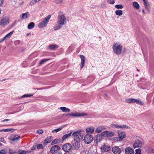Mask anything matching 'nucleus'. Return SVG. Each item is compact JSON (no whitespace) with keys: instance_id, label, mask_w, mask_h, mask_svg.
I'll return each instance as SVG.
<instances>
[{"instance_id":"nucleus-45","label":"nucleus","mask_w":154,"mask_h":154,"mask_svg":"<svg viewBox=\"0 0 154 154\" xmlns=\"http://www.w3.org/2000/svg\"><path fill=\"white\" fill-rule=\"evenodd\" d=\"M9 153L10 154L14 153L16 152L14 151H13L12 149H10L9 150Z\"/></svg>"},{"instance_id":"nucleus-32","label":"nucleus","mask_w":154,"mask_h":154,"mask_svg":"<svg viewBox=\"0 0 154 154\" xmlns=\"http://www.w3.org/2000/svg\"><path fill=\"white\" fill-rule=\"evenodd\" d=\"M133 5L134 7L137 9H138L140 7L139 4L135 2H133Z\"/></svg>"},{"instance_id":"nucleus-14","label":"nucleus","mask_w":154,"mask_h":154,"mask_svg":"<svg viewBox=\"0 0 154 154\" xmlns=\"http://www.w3.org/2000/svg\"><path fill=\"white\" fill-rule=\"evenodd\" d=\"M112 152L115 154H119L121 152V149L118 146H115L112 149Z\"/></svg>"},{"instance_id":"nucleus-62","label":"nucleus","mask_w":154,"mask_h":154,"mask_svg":"<svg viewBox=\"0 0 154 154\" xmlns=\"http://www.w3.org/2000/svg\"><path fill=\"white\" fill-rule=\"evenodd\" d=\"M41 0H36V1L37 2H39V1H40Z\"/></svg>"},{"instance_id":"nucleus-53","label":"nucleus","mask_w":154,"mask_h":154,"mask_svg":"<svg viewBox=\"0 0 154 154\" xmlns=\"http://www.w3.org/2000/svg\"><path fill=\"white\" fill-rule=\"evenodd\" d=\"M10 120L9 119H5L1 121V122H5V121H8Z\"/></svg>"},{"instance_id":"nucleus-1","label":"nucleus","mask_w":154,"mask_h":154,"mask_svg":"<svg viewBox=\"0 0 154 154\" xmlns=\"http://www.w3.org/2000/svg\"><path fill=\"white\" fill-rule=\"evenodd\" d=\"M57 21L54 27L55 30L60 29L62 26L65 25L66 23V19L63 14L59 15L57 17Z\"/></svg>"},{"instance_id":"nucleus-49","label":"nucleus","mask_w":154,"mask_h":154,"mask_svg":"<svg viewBox=\"0 0 154 154\" xmlns=\"http://www.w3.org/2000/svg\"><path fill=\"white\" fill-rule=\"evenodd\" d=\"M20 43V41L19 40H17L14 41V44L15 45H19Z\"/></svg>"},{"instance_id":"nucleus-15","label":"nucleus","mask_w":154,"mask_h":154,"mask_svg":"<svg viewBox=\"0 0 154 154\" xmlns=\"http://www.w3.org/2000/svg\"><path fill=\"white\" fill-rule=\"evenodd\" d=\"M20 137V136L17 134L12 135L9 138V139L12 141H18Z\"/></svg>"},{"instance_id":"nucleus-21","label":"nucleus","mask_w":154,"mask_h":154,"mask_svg":"<svg viewBox=\"0 0 154 154\" xmlns=\"http://www.w3.org/2000/svg\"><path fill=\"white\" fill-rule=\"evenodd\" d=\"M126 154H134V149L130 147L126 148L125 150Z\"/></svg>"},{"instance_id":"nucleus-12","label":"nucleus","mask_w":154,"mask_h":154,"mask_svg":"<svg viewBox=\"0 0 154 154\" xmlns=\"http://www.w3.org/2000/svg\"><path fill=\"white\" fill-rule=\"evenodd\" d=\"M100 149L101 152H105L109 151L110 149V147L107 144H105L102 146Z\"/></svg>"},{"instance_id":"nucleus-8","label":"nucleus","mask_w":154,"mask_h":154,"mask_svg":"<svg viewBox=\"0 0 154 154\" xmlns=\"http://www.w3.org/2000/svg\"><path fill=\"white\" fill-rule=\"evenodd\" d=\"M114 135V133L112 131H105L101 132L100 135L101 137H112Z\"/></svg>"},{"instance_id":"nucleus-41","label":"nucleus","mask_w":154,"mask_h":154,"mask_svg":"<svg viewBox=\"0 0 154 154\" xmlns=\"http://www.w3.org/2000/svg\"><path fill=\"white\" fill-rule=\"evenodd\" d=\"M116 8L117 9H122L123 8L122 5L121 4L116 5L115 6Z\"/></svg>"},{"instance_id":"nucleus-48","label":"nucleus","mask_w":154,"mask_h":154,"mask_svg":"<svg viewBox=\"0 0 154 154\" xmlns=\"http://www.w3.org/2000/svg\"><path fill=\"white\" fill-rule=\"evenodd\" d=\"M63 2V0H56L55 2L57 4L61 3Z\"/></svg>"},{"instance_id":"nucleus-22","label":"nucleus","mask_w":154,"mask_h":154,"mask_svg":"<svg viewBox=\"0 0 154 154\" xmlns=\"http://www.w3.org/2000/svg\"><path fill=\"white\" fill-rule=\"evenodd\" d=\"M118 133L120 139H122L125 138L126 137V135L125 132L124 131H118Z\"/></svg>"},{"instance_id":"nucleus-35","label":"nucleus","mask_w":154,"mask_h":154,"mask_svg":"<svg viewBox=\"0 0 154 154\" xmlns=\"http://www.w3.org/2000/svg\"><path fill=\"white\" fill-rule=\"evenodd\" d=\"M7 149H2L0 151V154H5L7 152Z\"/></svg>"},{"instance_id":"nucleus-5","label":"nucleus","mask_w":154,"mask_h":154,"mask_svg":"<svg viewBox=\"0 0 154 154\" xmlns=\"http://www.w3.org/2000/svg\"><path fill=\"white\" fill-rule=\"evenodd\" d=\"M125 102L128 103H136L140 105L143 104V103L140 100H137L133 98H128L125 100Z\"/></svg>"},{"instance_id":"nucleus-4","label":"nucleus","mask_w":154,"mask_h":154,"mask_svg":"<svg viewBox=\"0 0 154 154\" xmlns=\"http://www.w3.org/2000/svg\"><path fill=\"white\" fill-rule=\"evenodd\" d=\"M51 17V15H49L43 21L40 22L38 25V27L39 28H42L45 27L48 23Z\"/></svg>"},{"instance_id":"nucleus-51","label":"nucleus","mask_w":154,"mask_h":154,"mask_svg":"<svg viewBox=\"0 0 154 154\" xmlns=\"http://www.w3.org/2000/svg\"><path fill=\"white\" fill-rule=\"evenodd\" d=\"M37 132L38 133L42 134L43 132V131L42 130L39 129L37 130Z\"/></svg>"},{"instance_id":"nucleus-56","label":"nucleus","mask_w":154,"mask_h":154,"mask_svg":"<svg viewBox=\"0 0 154 154\" xmlns=\"http://www.w3.org/2000/svg\"><path fill=\"white\" fill-rule=\"evenodd\" d=\"M54 154H62V153L61 152H56Z\"/></svg>"},{"instance_id":"nucleus-23","label":"nucleus","mask_w":154,"mask_h":154,"mask_svg":"<svg viewBox=\"0 0 154 154\" xmlns=\"http://www.w3.org/2000/svg\"><path fill=\"white\" fill-rule=\"evenodd\" d=\"M72 134V133L71 132H70L68 134L64 135L62 137V141H64L66 139L69 138L71 136Z\"/></svg>"},{"instance_id":"nucleus-42","label":"nucleus","mask_w":154,"mask_h":154,"mask_svg":"<svg viewBox=\"0 0 154 154\" xmlns=\"http://www.w3.org/2000/svg\"><path fill=\"white\" fill-rule=\"evenodd\" d=\"M118 125L115 124H112L110 125V127L112 128H118Z\"/></svg>"},{"instance_id":"nucleus-9","label":"nucleus","mask_w":154,"mask_h":154,"mask_svg":"<svg viewBox=\"0 0 154 154\" xmlns=\"http://www.w3.org/2000/svg\"><path fill=\"white\" fill-rule=\"evenodd\" d=\"M9 21L8 18L5 17L0 20V25L2 26H5L9 23Z\"/></svg>"},{"instance_id":"nucleus-16","label":"nucleus","mask_w":154,"mask_h":154,"mask_svg":"<svg viewBox=\"0 0 154 154\" xmlns=\"http://www.w3.org/2000/svg\"><path fill=\"white\" fill-rule=\"evenodd\" d=\"M60 149L59 146L58 145H55L53 146L50 149V152L51 153H54L55 151L59 150Z\"/></svg>"},{"instance_id":"nucleus-6","label":"nucleus","mask_w":154,"mask_h":154,"mask_svg":"<svg viewBox=\"0 0 154 154\" xmlns=\"http://www.w3.org/2000/svg\"><path fill=\"white\" fill-rule=\"evenodd\" d=\"M66 115L67 116H72L75 117H79L80 116H87L88 115V114L84 112H76L75 113H69L68 114Z\"/></svg>"},{"instance_id":"nucleus-7","label":"nucleus","mask_w":154,"mask_h":154,"mask_svg":"<svg viewBox=\"0 0 154 154\" xmlns=\"http://www.w3.org/2000/svg\"><path fill=\"white\" fill-rule=\"evenodd\" d=\"M83 140L86 143L89 144L93 140V137L91 135L87 134L84 136Z\"/></svg>"},{"instance_id":"nucleus-60","label":"nucleus","mask_w":154,"mask_h":154,"mask_svg":"<svg viewBox=\"0 0 154 154\" xmlns=\"http://www.w3.org/2000/svg\"><path fill=\"white\" fill-rule=\"evenodd\" d=\"M6 80V79H2L1 80V81H5Z\"/></svg>"},{"instance_id":"nucleus-10","label":"nucleus","mask_w":154,"mask_h":154,"mask_svg":"<svg viewBox=\"0 0 154 154\" xmlns=\"http://www.w3.org/2000/svg\"><path fill=\"white\" fill-rule=\"evenodd\" d=\"M72 145L69 143L63 145L62 146V149L65 151L68 152L72 149Z\"/></svg>"},{"instance_id":"nucleus-43","label":"nucleus","mask_w":154,"mask_h":154,"mask_svg":"<svg viewBox=\"0 0 154 154\" xmlns=\"http://www.w3.org/2000/svg\"><path fill=\"white\" fill-rule=\"evenodd\" d=\"M108 3L113 4L115 3L114 0H107V1Z\"/></svg>"},{"instance_id":"nucleus-46","label":"nucleus","mask_w":154,"mask_h":154,"mask_svg":"<svg viewBox=\"0 0 154 154\" xmlns=\"http://www.w3.org/2000/svg\"><path fill=\"white\" fill-rule=\"evenodd\" d=\"M0 141L3 142L5 143H6V141L4 139V138L3 137H2L0 138Z\"/></svg>"},{"instance_id":"nucleus-28","label":"nucleus","mask_w":154,"mask_h":154,"mask_svg":"<svg viewBox=\"0 0 154 154\" xmlns=\"http://www.w3.org/2000/svg\"><path fill=\"white\" fill-rule=\"evenodd\" d=\"M29 14L28 12H26L22 14V17L23 19H27L29 17Z\"/></svg>"},{"instance_id":"nucleus-39","label":"nucleus","mask_w":154,"mask_h":154,"mask_svg":"<svg viewBox=\"0 0 154 154\" xmlns=\"http://www.w3.org/2000/svg\"><path fill=\"white\" fill-rule=\"evenodd\" d=\"M135 154H141V150L139 148L135 150Z\"/></svg>"},{"instance_id":"nucleus-2","label":"nucleus","mask_w":154,"mask_h":154,"mask_svg":"<svg viewBox=\"0 0 154 154\" xmlns=\"http://www.w3.org/2000/svg\"><path fill=\"white\" fill-rule=\"evenodd\" d=\"M112 48L114 52L116 54L119 55L121 53L122 47L120 44L114 42L112 46Z\"/></svg>"},{"instance_id":"nucleus-61","label":"nucleus","mask_w":154,"mask_h":154,"mask_svg":"<svg viewBox=\"0 0 154 154\" xmlns=\"http://www.w3.org/2000/svg\"><path fill=\"white\" fill-rule=\"evenodd\" d=\"M64 154H71V153H67V152L65 153Z\"/></svg>"},{"instance_id":"nucleus-33","label":"nucleus","mask_w":154,"mask_h":154,"mask_svg":"<svg viewBox=\"0 0 154 154\" xmlns=\"http://www.w3.org/2000/svg\"><path fill=\"white\" fill-rule=\"evenodd\" d=\"M129 127L126 125H118V128H122V129H125V128H129Z\"/></svg>"},{"instance_id":"nucleus-52","label":"nucleus","mask_w":154,"mask_h":154,"mask_svg":"<svg viewBox=\"0 0 154 154\" xmlns=\"http://www.w3.org/2000/svg\"><path fill=\"white\" fill-rule=\"evenodd\" d=\"M94 152L92 151L91 150L89 151L88 152L87 154H94Z\"/></svg>"},{"instance_id":"nucleus-58","label":"nucleus","mask_w":154,"mask_h":154,"mask_svg":"<svg viewBox=\"0 0 154 154\" xmlns=\"http://www.w3.org/2000/svg\"><path fill=\"white\" fill-rule=\"evenodd\" d=\"M4 132V131H3V129L1 130H0V132Z\"/></svg>"},{"instance_id":"nucleus-63","label":"nucleus","mask_w":154,"mask_h":154,"mask_svg":"<svg viewBox=\"0 0 154 154\" xmlns=\"http://www.w3.org/2000/svg\"><path fill=\"white\" fill-rule=\"evenodd\" d=\"M94 154H98L96 152V153H94Z\"/></svg>"},{"instance_id":"nucleus-36","label":"nucleus","mask_w":154,"mask_h":154,"mask_svg":"<svg viewBox=\"0 0 154 154\" xmlns=\"http://www.w3.org/2000/svg\"><path fill=\"white\" fill-rule=\"evenodd\" d=\"M63 127H60L59 128H57L56 129H55L52 132L53 133H56L57 132L60 131L63 128Z\"/></svg>"},{"instance_id":"nucleus-47","label":"nucleus","mask_w":154,"mask_h":154,"mask_svg":"<svg viewBox=\"0 0 154 154\" xmlns=\"http://www.w3.org/2000/svg\"><path fill=\"white\" fill-rule=\"evenodd\" d=\"M42 145L41 144H39L37 146V148L38 149H40L42 148Z\"/></svg>"},{"instance_id":"nucleus-18","label":"nucleus","mask_w":154,"mask_h":154,"mask_svg":"<svg viewBox=\"0 0 154 154\" xmlns=\"http://www.w3.org/2000/svg\"><path fill=\"white\" fill-rule=\"evenodd\" d=\"M86 131L87 133L92 134L94 132V129L93 127L90 126L86 128Z\"/></svg>"},{"instance_id":"nucleus-17","label":"nucleus","mask_w":154,"mask_h":154,"mask_svg":"<svg viewBox=\"0 0 154 154\" xmlns=\"http://www.w3.org/2000/svg\"><path fill=\"white\" fill-rule=\"evenodd\" d=\"M105 126L103 125L97 127L95 130V132L97 133H100L102 131L106 129Z\"/></svg>"},{"instance_id":"nucleus-64","label":"nucleus","mask_w":154,"mask_h":154,"mask_svg":"<svg viewBox=\"0 0 154 154\" xmlns=\"http://www.w3.org/2000/svg\"><path fill=\"white\" fill-rule=\"evenodd\" d=\"M2 145V144L0 143V146H1Z\"/></svg>"},{"instance_id":"nucleus-34","label":"nucleus","mask_w":154,"mask_h":154,"mask_svg":"<svg viewBox=\"0 0 154 154\" xmlns=\"http://www.w3.org/2000/svg\"><path fill=\"white\" fill-rule=\"evenodd\" d=\"M33 95V94H25L22 96L21 97H20V98L30 97L32 96Z\"/></svg>"},{"instance_id":"nucleus-19","label":"nucleus","mask_w":154,"mask_h":154,"mask_svg":"<svg viewBox=\"0 0 154 154\" xmlns=\"http://www.w3.org/2000/svg\"><path fill=\"white\" fill-rule=\"evenodd\" d=\"M80 58L81 59V67L82 68L84 66L85 62V57L83 55H80Z\"/></svg>"},{"instance_id":"nucleus-40","label":"nucleus","mask_w":154,"mask_h":154,"mask_svg":"<svg viewBox=\"0 0 154 154\" xmlns=\"http://www.w3.org/2000/svg\"><path fill=\"white\" fill-rule=\"evenodd\" d=\"M37 3L36 0H32L30 3L29 5L32 6L34 5L35 3Z\"/></svg>"},{"instance_id":"nucleus-29","label":"nucleus","mask_w":154,"mask_h":154,"mask_svg":"<svg viewBox=\"0 0 154 154\" xmlns=\"http://www.w3.org/2000/svg\"><path fill=\"white\" fill-rule=\"evenodd\" d=\"M60 139H56L54 140L51 143V144L53 145L55 144L59 143L60 142Z\"/></svg>"},{"instance_id":"nucleus-55","label":"nucleus","mask_w":154,"mask_h":154,"mask_svg":"<svg viewBox=\"0 0 154 154\" xmlns=\"http://www.w3.org/2000/svg\"><path fill=\"white\" fill-rule=\"evenodd\" d=\"M3 2V0H0V5H2Z\"/></svg>"},{"instance_id":"nucleus-26","label":"nucleus","mask_w":154,"mask_h":154,"mask_svg":"<svg viewBox=\"0 0 154 154\" xmlns=\"http://www.w3.org/2000/svg\"><path fill=\"white\" fill-rule=\"evenodd\" d=\"M60 109L64 112H69L70 111L69 109L64 107H60Z\"/></svg>"},{"instance_id":"nucleus-54","label":"nucleus","mask_w":154,"mask_h":154,"mask_svg":"<svg viewBox=\"0 0 154 154\" xmlns=\"http://www.w3.org/2000/svg\"><path fill=\"white\" fill-rule=\"evenodd\" d=\"M88 150L86 149L85 148L84 149L83 152H85V153H87V152H88Z\"/></svg>"},{"instance_id":"nucleus-25","label":"nucleus","mask_w":154,"mask_h":154,"mask_svg":"<svg viewBox=\"0 0 154 154\" xmlns=\"http://www.w3.org/2000/svg\"><path fill=\"white\" fill-rule=\"evenodd\" d=\"M52 137L50 136L47 137L44 140V143H47L50 142L52 139Z\"/></svg>"},{"instance_id":"nucleus-57","label":"nucleus","mask_w":154,"mask_h":154,"mask_svg":"<svg viewBox=\"0 0 154 154\" xmlns=\"http://www.w3.org/2000/svg\"><path fill=\"white\" fill-rule=\"evenodd\" d=\"M142 0L143 1L144 3H145L146 2H147V1L146 0Z\"/></svg>"},{"instance_id":"nucleus-3","label":"nucleus","mask_w":154,"mask_h":154,"mask_svg":"<svg viewBox=\"0 0 154 154\" xmlns=\"http://www.w3.org/2000/svg\"><path fill=\"white\" fill-rule=\"evenodd\" d=\"M72 137L75 140L79 141L80 142L83 138V135L81 134L80 131L74 132L72 135Z\"/></svg>"},{"instance_id":"nucleus-20","label":"nucleus","mask_w":154,"mask_h":154,"mask_svg":"<svg viewBox=\"0 0 154 154\" xmlns=\"http://www.w3.org/2000/svg\"><path fill=\"white\" fill-rule=\"evenodd\" d=\"M79 142V141L75 140L73 144V147L75 149H78L80 147Z\"/></svg>"},{"instance_id":"nucleus-38","label":"nucleus","mask_w":154,"mask_h":154,"mask_svg":"<svg viewBox=\"0 0 154 154\" xmlns=\"http://www.w3.org/2000/svg\"><path fill=\"white\" fill-rule=\"evenodd\" d=\"M57 48V46L55 45H51L49 46V48L51 50H53Z\"/></svg>"},{"instance_id":"nucleus-24","label":"nucleus","mask_w":154,"mask_h":154,"mask_svg":"<svg viewBox=\"0 0 154 154\" xmlns=\"http://www.w3.org/2000/svg\"><path fill=\"white\" fill-rule=\"evenodd\" d=\"M102 140V138L100 137V135H97L95 137V139L94 142L95 143H98L99 142L101 141Z\"/></svg>"},{"instance_id":"nucleus-13","label":"nucleus","mask_w":154,"mask_h":154,"mask_svg":"<svg viewBox=\"0 0 154 154\" xmlns=\"http://www.w3.org/2000/svg\"><path fill=\"white\" fill-rule=\"evenodd\" d=\"M13 33V31H12L7 34L5 37L0 39V43L5 40L9 39L12 35Z\"/></svg>"},{"instance_id":"nucleus-59","label":"nucleus","mask_w":154,"mask_h":154,"mask_svg":"<svg viewBox=\"0 0 154 154\" xmlns=\"http://www.w3.org/2000/svg\"><path fill=\"white\" fill-rule=\"evenodd\" d=\"M142 11H143V13H144V14L145 13V12H144V9H143Z\"/></svg>"},{"instance_id":"nucleus-31","label":"nucleus","mask_w":154,"mask_h":154,"mask_svg":"<svg viewBox=\"0 0 154 154\" xmlns=\"http://www.w3.org/2000/svg\"><path fill=\"white\" fill-rule=\"evenodd\" d=\"M123 12L121 10H117L115 11L116 14L118 16H121Z\"/></svg>"},{"instance_id":"nucleus-50","label":"nucleus","mask_w":154,"mask_h":154,"mask_svg":"<svg viewBox=\"0 0 154 154\" xmlns=\"http://www.w3.org/2000/svg\"><path fill=\"white\" fill-rule=\"evenodd\" d=\"M26 152L24 150H22L19 152V154H26Z\"/></svg>"},{"instance_id":"nucleus-30","label":"nucleus","mask_w":154,"mask_h":154,"mask_svg":"<svg viewBox=\"0 0 154 154\" xmlns=\"http://www.w3.org/2000/svg\"><path fill=\"white\" fill-rule=\"evenodd\" d=\"M34 26L35 24L33 22H31L28 24V28L29 29H32L34 27Z\"/></svg>"},{"instance_id":"nucleus-37","label":"nucleus","mask_w":154,"mask_h":154,"mask_svg":"<svg viewBox=\"0 0 154 154\" xmlns=\"http://www.w3.org/2000/svg\"><path fill=\"white\" fill-rule=\"evenodd\" d=\"M144 5L145 7V8L148 11H149L148 7L149 6V3L148 1L144 3Z\"/></svg>"},{"instance_id":"nucleus-44","label":"nucleus","mask_w":154,"mask_h":154,"mask_svg":"<svg viewBox=\"0 0 154 154\" xmlns=\"http://www.w3.org/2000/svg\"><path fill=\"white\" fill-rule=\"evenodd\" d=\"M49 60L48 59H44L42 60H41V61L39 63V64H43L44 62L47 61Z\"/></svg>"},{"instance_id":"nucleus-11","label":"nucleus","mask_w":154,"mask_h":154,"mask_svg":"<svg viewBox=\"0 0 154 154\" xmlns=\"http://www.w3.org/2000/svg\"><path fill=\"white\" fill-rule=\"evenodd\" d=\"M143 143L140 140H136L133 143V147L135 148L137 147H141L142 146Z\"/></svg>"},{"instance_id":"nucleus-27","label":"nucleus","mask_w":154,"mask_h":154,"mask_svg":"<svg viewBox=\"0 0 154 154\" xmlns=\"http://www.w3.org/2000/svg\"><path fill=\"white\" fill-rule=\"evenodd\" d=\"M16 130L15 129L10 128H7V129H3V131L4 132H7L11 131V132H13Z\"/></svg>"}]
</instances>
